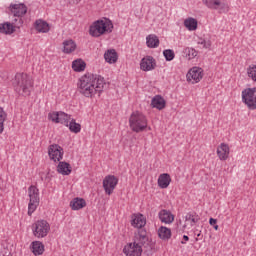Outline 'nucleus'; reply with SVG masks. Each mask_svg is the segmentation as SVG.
Returning a JSON list of instances; mask_svg holds the SVG:
<instances>
[{"mask_svg": "<svg viewBox=\"0 0 256 256\" xmlns=\"http://www.w3.org/2000/svg\"><path fill=\"white\" fill-rule=\"evenodd\" d=\"M105 78L98 74L87 73L81 76L77 83L78 93L83 97H95L97 93H103L105 89Z\"/></svg>", "mask_w": 256, "mask_h": 256, "instance_id": "f257e3e1", "label": "nucleus"}, {"mask_svg": "<svg viewBox=\"0 0 256 256\" xmlns=\"http://www.w3.org/2000/svg\"><path fill=\"white\" fill-rule=\"evenodd\" d=\"M13 86L18 95L29 97L31 95V89H33V80L26 73H17L13 81Z\"/></svg>", "mask_w": 256, "mask_h": 256, "instance_id": "f03ea898", "label": "nucleus"}, {"mask_svg": "<svg viewBox=\"0 0 256 256\" xmlns=\"http://www.w3.org/2000/svg\"><path fill=\"white\" fill-rule=\"evenodd\" d=\"M106 33H113V23L109 20H96L89 27L91 37H101Z\"/></svg>", "mask_w": 256, "mask_h": 256, "instance_id": "7ed1b4c3", "label": "nucleus"}, {"mask_svg": "<svg viewBox=\"0 0 256 256\" xmlns=\"http://www.w3.org/2000/svg\"><path fill=\"white\" fill-rule=\"evenodd\" d=\"M129 125L134 133H141L145 131L147 127V117H145L143 113L135 111L130 115Z\"/></svg>", "mask_w": 256, "mask_h": 256, "instance_id": "20e7f679", "label": "nucleus"}, {"mask_svg": "<svg viewBox=\"0 0 256 256\" xmlns=\"http://www.w3.org/2000/svg\"><path fill=\"white\" fill-rule=\"evenodd\" d=\"M49 231H51V225L47 220H37L32 225V233L36 239H43L49 235Z\"/></svg>", "mask_w": 256, "mask_h": 256, "instance_id": "39448f33", "label": "nucleus"}, {"mask_svg": "<svg viewBox=\"0 0 256 256\" xmlns=\"http://www.w3.org/2000/svg\"><path fill=\"white\" fill-rule=\"evenodd\" d=\"M28 196H29V204H28V215L31 217L35 211H37V207H39V188L31 185L28 188Z\"/></svg>", "mask_w": 256, "mask_h": 256, "instance_id": "423d86ee", "label": "nucleus"}, {"mask_svg": "<svg viewBox=\"0 0 256 256\" xmlns=\"http://www.w3.org/2000/svg\"><path fill=\"white\" fill-rule=\"evenodd\" d=\"M242 101L250 109L256 110V88H246L242 91Z\"/></svg>", "mask_w": 256, "mask_h": 256, "instance_id": "0eeeda50", "label": "nucleus"}, {"mask_svg": "<svg viewBox=\"0 0 256 256\" xmlns=\"http://www.w3.org/2000/svg\"><path fill=\"white\" fill-rule=\"evenodd\" d=\"M119 183V178L115 175H108L103 180V189L106 195H111Z\"/></svg>", "mask_w": 256, "mask_h": 256, "instance_id": "6e6552de", "label": "nucleus"}, {"mask_svg": "<svg viewBox=\"0 0 256 256\" xmlns=\"http://www.w3.org/2000/svg\"><path fill=\"white\" fill-rule=\"evenodd\" d=\"M48 155L54 163H57V161H61V159H63V148L59 146V144H52L48 148Z\"/></svg>", "mask_w": 256, "mask_h": 256, "instance_id": "1a4fd4ad", "label": "nucleus"}, {"mask_svg": "<svg viewBox=\"0 0 256 256\" xmlns=\"http://www.w3.org/2000/svg\"><path fill=\"white\" fill-rule=\"evenodd\" d=\"M123 253L126 256H141L143 254V248L137 243H129L123 248Z\"/></svg>", "mask_w": 256, "mask_h": 256, "instance_id": "9d476101", "label": "nucleus"}, {"mask_svg": "<svg viewBox=\"0 0 256 256\" xmlns=\"http://www.w3.org/2000/svg\"><path fill=\"white\" fill-rule=\"evenodd\" d=\"M8 10L13 15V17H23L27 15V6L23 3H11L8 7Z\"/></svg>", "mask_w": 256, "mask_h": 256, "instance_id": "9b49d317", "label": "nucleus"}, {"mask_svg": "<svg viewBox=\"0 0 256 256\" xmlns=\"http://www.w3.org/2000/svg\"><path fill=\"white\" fill-rule=\"evenodd\" d=\"M157 67V61L153 56H146L140 62V69L142 71H153Z\"/></svg>", "mask_w": 256, "mask_h": 256, "instance_id": "f8f14e48", "label": "nucleus"}, {"mask_svg": "<svg viewBox=\"0 0 256 256\" xmlns=\"http://www.w3.org/2000/svg\"><path fill=\"white\" fill-rule=\"evenodd\" d=\"M188 81H194V83H199L203 79V68L193 67L189 70L186 75Z\"/></svg>", "mask_w": 256, "mask_h": 256, "instance_id": "ddd939ff", "label": "nucleus"}, {"mask_svg": "<svg viewBox=\"0 0 256 256\" xmlns=\"http://www.w3.org/2000/svg\"><path fill=\"white\" fill-rule=\"evenodd\" d=\"M147 225V218L141 213L138 214H133L132 215V220H131V226L134 227L135 229H143Z\"/></svg>", "mask_w": 256, "mask_h": 256, "instance_id": "4468645a", "label": "nucleus"}, {"mask_svg": "<svg viewBox=\"0 0 256 256\" xmlns=\"http://www.w3.org/2000/svg\"><path fill=\"white\" fill-rule=\"evenodd\" d=\"M202 2L206 7H208V9H224L223 11H229V8L225 4L221 3V0H202Z\"/></svg>", "mask_w": 256, "mask_h": 256, "instance_id": "2eb2a0df", "label": "nucleus"}, {"mask_svg": "<svg viewBox=\"0 0 256 256\" xmlns=\"http://www.w3.org/2000/svg\"><path fill=\"white\" fill-rule=\"evenodd\" d=\"M216 153L220 161H227V159H229V153H230L229 145L225 143H221L217 147Z\"/></svg>", "mask_w": 256, "mask_h": 256, "instance_id": "dca6fc26", "label": "nucleus"}, {"mask_svg": "<svg viewBox=\"0 0 256 256\" xmlns=\"http://www.w3.org/2000/svg\"><path fill=\"white\" fill-rule=\"evenodd\" d=\"M167 105V102L165 101V98L161 95H156L151 100V107L153 109H158V111H162V109H165Z\"/></svg>", "mask_w": 256, "mask_h": 256, "instance_id": "f3484780", "label": "nucleus"}, {"mask_svg": "<svg viewBox=\"0 0 256 256\" xmlns=\"http://www.w3.org/2000/svg\"><path fill=\"white\" fill-rule=\"evenodd\" d=\"M134 243H136V245H140L142 248H143V245H146V243H149L147 230L145 229L138 230V234L135 236Z\"/></svg>", "mask_w": 256, "mask_h": 256, "instance_id": "a211bd4d", "label": "nucleus"}, {"mask_svg": "<svg viewBox=\"0 0 256 256\" xmlns=\"http://www.w3.org/2000/svg\"><path fill=\"white\" fill-rule=\"evenodd\" d=\"M158 217L162 223L171 224L175 221V216L171 214V211L163 209L158 213Z\"/></svg>", "mask_w": 256, "mask_h": 256, "instance_id": "6ab92c4d", "label": "nucleus"}, {"mask_svg": "<svg viewBox=\"0 0 256 256\" xmlns=\"http://www.w3.org/2000/svg\"><path fill=\"white\" fill-rule=\"evenodd\" d=\"M171 185V175L169 173L160 174L158 177V187L160 189H167Z\"/></svg>", "mask_w": 256, "mask_h": 256, "instance_id": "aec40b11", "label": "nucleus"}, {"mask_svg": "<svg viewBox=\"0 0 256 256\" xmlns=\"http://www.w3.org/2000/svg\"><path fill=\"white\" fill-rule=\"evenodd\" d=\"M70 207L72 211H79V209H83V207H87V202L83 198H74L70 202Z\"/></svg>", "mask_w": 256, "mask_h": 256, "instance_id": "412c9836", "label": "nucleus"}, {"mask_svg": "<svg viewBox=\"0 0 256 256\" xmlns=\"http://www.w3.org/2000/svg\"><path fill=\"white\" fill-rule=\"evenodd\" d=\"M34 27L38 33H49V23H47L45 20H36Z\"/></svg>", "mask_w": 256, "mask_h": 256, "instance_id": "4be33fe9", "label": "nucleus"}, {"mask_svg": "<svg viewBox=\"0 0 256 256\" xmlns=\"http://www.w3.org/2000/svg\"><path fill=\"white\" fill-rule=\"evenodd\" d=\"M159 37L155 34H150L146 37V44L149 49H157L159 47Z\"/></svg>", "mask_w": 256, "mask_h": 256, "instance_id": "5701e85b", "label": "nucleus"}, {"mask_svg": "<svg viewBox=\"0 0 256 256\" xmlns=\"http://www.w3.org/2000/svg\"><path fill=\"white\" fill-rule=\"evenodd\" d=\"M31 247H32V253H34V255H43V253L45 252V245H43V242L40 241H34L31 243Z\"/></svg>", "mask_w": 256, "mask_h": 256, "instance_id": "b1692460", "label": "nucleus"}, {"mask_svg": "<svg viewBox=\"0 0 256 256\" xmlns=\"http://www.w3.org/2000/svg\"><path fill=\"white\" fill-rule=\"evenodd\" d=\"M0 33L3 35H13L15 28H13L11 22H4L0 24Z\"/></svg>", "mask_w": 256, "mask_h": 256, "instance_id": "393cba45", "label": "nucleus"}, {"mask_svg": "<svg viewBox=\"0 0 256 256\" xmlns=\"http://www.w3.org/2000/svg\"><path fill=\"white\" fill-rule=\"evenodd\" d=\"M104 59L106 61V63H117V51H115V49H110V50H107L105 53H104Z\"/></svg>", "mask_w": 256, "mask_h": 256, "instance_id": "a878e982", "label": "nucleus"}, {"mask_svg": "<svg viewBox=\"0 0 256 256\" xmlns=\"http://www.w3.org/2000/svg\"><path fill=\"white\" fill-rule=\"evenodd\" d=\"M57 171L60 173V175H71V164L67 162H59Z\"/></svg>", "mask_w": 256, "mask_h": 256, "instance_id": "bb28decb", "label": "nucleus"}, {"mask_svg": "<svg viewBox=\"0 0 256 256\" xmlns=\"http://www.w3.org/2000/svg\"><path fill=\"white\" fill-rule=\"evenodd\" d=\"M85 67H87V64L82 59H77L72 62V69L77 73H81V71H85Z\"/></svg>", "mask_w": 256, "mask_h": 256, "instance_id": "cd10ccee", "label": "nucleus"}, {"mask_svg": "<svg viewBox=\"0 0 256 256\" xmlns=\"http://www.w3.org/2000/svg\"><path fill=\"white\" fill-rule=\"evenodd\" d=\"M70 121H71V115H69L63 111H59L58 123H60L61 125H65V127H69Z\"/></svg>", "mask_w": 256, "mask_h": 256, "instance_id": "c85d7f7f", "label": "nucleus"}, {"mask_svg": "<svg viewBox=\"0 0 256 256\" xmlns=\"http://www.w3.org/2000/svg\"><path fill=\"white\" fill-rule=\"evenodd\" d=\"M63 47H64L63 51L69 54V53H73V51L77 49V44L73 40H65L63 42Z\"/></svg>", "mask_w": 256, "mask_h": 256, "instance_id": "c756f323", "label": "nucleus"}, {"mask_svg": "<svg viewBox=\"0 0 256 256\" xmlns=\"http://www.w3.org/2000/svg\"><path fill=\"white\" fill-rule=\"evenodd\" d=\"M158 237H160V239H163V240L171 239V229L165 226H161L158 229Z\"/></svg>", "mask_w": 256, "mask_h": 256, "instance_id": "7c9ffc66", "label": "nucleus"}, {"mask_svg": "<svg viewBox=\"0 0 256 256\" xmlns=\"http://www.w3.org/2000/svg\"><path fill=\"white\" fill-rule=\"evenodd\" d=\"M184 26L188 31L197 30V20L195 18H188L184 21Z\"/></svg>", "mask_w": 256, "mask_h": 256, "instance_id": "2f4dec72", "label": "nucleus"}, {"mask_svg": "<svg viewBox=\"0 0 256 256\" xmlns=\"http://www.w3.org/2000/svg\"><path fill=\"white\" fill-rule=\"evenodd\" d=\"M14 18L12 19L11 25L15 31L17 29H21L23 27V16H13Z\"/></svg>", "mask_w": 256, "mask_h": 256, "instance_id": "473e14b6", "label": "nucleus"}, {"mask_svg": "<svg viewBox=\"0 0 256 256\" xmlns=\"http://www.w3.org/2000/svg\"><path fill=\"white\" fill-rule=\"evenodd\" d=\"M68 127L71 133H81V124L77 123L75 119H72L70 123H68Z\"/></svg>", "mask_w": 256, "mask_h": 256, "instance_id": "72a5a7b5", "label": "nucleus"}, {"mask_svg": "<svg viewBox=\"0 0 256 256\" xmlns=\"http://www.w3.org/2000/svg\"><path fill=\"white\" fill-rule=\"evenodd\" d=\"M7 119V113L0 107V135L5 131V120Z\"/></svg>", "mask_w": 256, "mask_h": 256, "instance_id": "f704fd0d", "label": "nucleus"}, {"mask_svg": "<svg viewBox=\"0 0 256 256\" xmlns=\"http://www.w3.org/2000/svg\"><path fill=\"white\" fill-rule=\"evenodd\" d=\"M200 219L201 218L196 213H188L186 215V221H190L191 222V224H190L191 227L195 226L196 223H199Z\"/></svg>", "mask_w": 256, "mask_h": 256, "instance_id": "c9c22d12", "label": "nucleus"}, {"mask_svg": "<svg viewBox=\"0 0 256 256\" xmlns=\"http://www.w3.org/2000/svg\"><path fill=\"white\" fill-rule=\"evenodd\" d=\"M247 75L256 83V64H252L247 68Z\"/></svg>", "mask_w": 256, "mask_h": 256, "instance_id": "e433bc0d", "label": "nucleus"}, {"mask_svg": "<svg viewBox=\"0 0 256 256\" xmlns=\"http://www.w3.org/2000/svg\"><path fill=\"white\" fill-rule=\"evenodd\" d=\"M163 55L166 61H173V59H175V51L171 49L164 50Z\"/></svg>", "mask_w": 256, "mask_h": 256, "instance_id": "4c0bfd02", "label": "nucleus"}, {"mask_svg": "<svg viewBox=\"0 0 256 256\" xmlns=\"http://www.w3.org/2000/svg\"><path fill=\"white\" fill-rule=\"evenodd\" d=\"M198 45H202L203 49H209L211 47V40L205 39V38H199Z\"/></svg>", "mask_w": 256, "mask_h": 256, "instance_id": "58836bf2", "label": "nucleus"}, {"mask_svg": "<svg viewBox=\"0 0 256 256\" xmlns=\"http://www.w3.org/2000/svg\"><path fill=\"white\" fill-rule=\"evenodd\" d=\"M49 121H52V123H59V111L58 112H50L48 114Z\"/></svg>", "mask_w": 256, "mask_h": 256, "instance_id": "ea45409f", "label": "nucleus"}, {"mask_svg": "<svg viewBox=\"0 0 256 256\" xmlns=\"http://www.w3.org/2000/svg\"><path fill=\"white\" fill-rule=\"evenodd\" d=\"M185 53L188 55L189 59H195V57H197V50L194 48H186Z\"/></svg>", "mask_w": 256, "mask_h": 256, "instance_id": "a19ab883", "label": "nucleus"}, {"mask_svg": "<svg viewBox=\"0 0 256 256\" xmlns=\"http://www.w3.org/2000/svg\"><path fill=\"white\" fill-rule=\"evenodd\" d=\"M209 224L214 227L215 231H219V225H217V219L215 218H210L209 219Z\"/></svg>", "mask_w": 256, "mask_h": 256, "instance_id": "79ce46f5", "label": "nucleus"}, {"mask_svg": "<svg viewBox=\"0 0 256 256\" xmlns=\"http://www.w3.org/2000/svg\"><path fill=\"white\" fill-rule=\"evenodd\" d=\"M183 240H184V241H183ZM183 240L181 241V244H182V245H185V244L187 243V241H189V236L184 235V236H183Z\"/></svg>", "mask_w": 256, "mask_h": 256, "instance_id": "37998d69", "label": "nucleus"}, {"mask_svg": "<svg viewBox=\"0 0 256 256\" xmlns=\"http://www.w3.org/2000/svg\"><path fill=\"white\" fill-rule=\"evenodd\" d=\"M81 2V0H68V3H71L72 5H77Z\"/></svg>", "mask_w": 256, "mask_h": 256, "instance_id": "c03bdc74", "label": "nucleus"}, {"mask_svg": "<svg viewBox=\"0 0 256 256\" xmlns=\"http://www.w3.org/2000/svg\"><path fill=\"white\" fill-rule=\"evenodd\" d=\"M195 235H196V237H201V231L196 230V231H195Z\"/></svg>", "mask_w": 256, "mask_h": 256, "instance_id": "a18cd8bd", "label": "nucleus"}]
</instances>
